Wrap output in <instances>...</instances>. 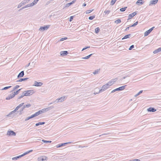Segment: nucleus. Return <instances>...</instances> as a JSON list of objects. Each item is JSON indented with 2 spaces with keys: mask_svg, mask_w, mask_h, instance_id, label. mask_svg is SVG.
I'll list each match as a JSON object with an SVG mask.
<instances>
[{
  "mask_svg": "<svg viewBox=\"0 0 161 161\" xmlns=\"http://www.w3.org/2000/svg\"><path fill=\"white\" fill-rule=\"evenodd\" d=\"M109 87L108 86V84H106L105 85H103L101 89L99 90V92L98 93L97 92H94V94H97L98 93L100 92H102L105 91L107 89H108Z\"/></svg>",
  "mask_w": 161,
  "mask_h": 161,
  "instance_id": "nucleus-1",
  "label": "nucleus"
},
{
  "mask_svg": "<svg viewBox=\"0 0 161 161\" xmlns=\"http://www.w3.org/2000/svg\"><path fill=\"white\" fill-rule=\"evenodd\" d=\"M24 92V95H25L26 96L31 95L34 93V90H27L25 91Z\"/></svg>",
  "mask_w": 161,
  "mask_h": 161,
  "instance_id": "nucleus-2",
  "label": "nucleus"
},
{
  "mask_svg": "<svg viewBox=\"0 0 161 161\" xmlns=\"http://www.w3.org/2000/svg\"><path fill=\"white\" fill-rule=\"evenodd\" d=\"M65 99V97L64 96L62 97L59 98L57 99L55 101L53 102V103H58L59 102H61L63 101H64ZM53 103H51L50 104H52Z\"/></svg>",
  "mask_w": 161,
  "mask_h": 161,
  "instance_id": "nucleus-3",
  "label": "nucleus"
},
{
  "mask_svg": "<svg viewBox=\"0 0 161 161\" xmlns=\"http://www.w3.org/2000/svg\"><path fill=\"white\" fill-rule=\"evenodd\" d=\"M7 135L10 136H15L16 135V133L13 130H8Z\"/></svg>",
  "mask_w": 161,
  "mask_h": 161,
  "instance_id": "nucleus-4",
  "label": "nucleus"
},
{
  "mask_svg": "<svg viewBox=\"0 0 161 161\" xmlns=\"http://www.w3.org/2000/svg\"><path fill=\"white\" fill-rule=\"evenodd\" d=\"M155 27H153L147 31H146L144 33V36H148L153 30V29Z\"/></svg>",
  "mask_w": 161,
  "mask_h": 161,
  "instance_id": "nucleus-5",
  "label": "nucleus"
},
{
  "mask_svg": "<svg viewBox=\"0 0 161 161\" xmlns=\"http://www.w3.org/2000/svg\"><path fill=\"white\" fill-rule=\"evenodd\" d=\"M50 26V25H47L43 26H41L39 30L40 31H42L47 30L49 28Z\"/></svg>",
  "mask_w": 161,
  "mask_h": 161,
  "instance_id": "nucleus-6",
  "label": "nucleus"
},
{
  "mask_svg": "<svg viewBox=\"0 0 161 161\" xmlns=\"http://www.w3.org/2000/svg\"><path fill=\"white\" fill-rule=\"evenodd\" d=\"M137 14V12H133L131 14L128 16V19L127 20H128L131 19L133 17H134L135 15Z\"/></svg>",
  "mask_w": 161,
  "mask_h": 161,
  "instance_id": "nucleus-7",
  "label": "nucleus"
},
{
  "mask_svg": "<svg viewBox=\"0 0 161 161\" xmlns=\"http://www.w3.org/2000/svg\"><path fill=\"white\" fill-rule=\"evenodd\" d=\"M43 83L40 82L35 81L33 84V86H40L42 85Z\"/></svg>",
  "mask_w": 161,
  "mask_h": 161,
  "instance_id": "nucleus-8",
  "label": "nucleus"
},
{
  "mask_svg": "<svg viewBox=\"0 0 161 161\" xmlns=\"http://www.w3.org/2000/svg\"><path fill=\"white\" fill-rule=\"evenodd\" d=\"M47 159V157L46 156H41L37 158L38 161H43L45 160H46Z\"/></svg>",
  "mask_w": 161,
  "mask_h": 161,
  "instance_id": "nucleus-9",
  "label": "nucleus"
},
{
  "mask_svg": "<svg viewBox=\"0 0 161 161\" xmlns=\"http://www.w3.org/2000/svg\"><path fill=\"white\" fill-rule=\"evenodd\" d=\"M24 104V103H23L19 104L15 108L13 111H12V112H13L14 113L16 112V111L18 110L19 108L22 107L23 105Z\"/></svg>",
  "mask_w": 161,
  "mask_h": 161,
  "instance_id": "nucleus-10",
  "label": "nucleus"
},
{
  "mask_svg": "<svg viewBox=\"0 0 161 161\" xmlns=\"http://www.w3.org/2000/svg\"><path fill=\"white\" fill-rule=\"evenodd\" d=\"M158 1V0H152L150 2L149 5L151 6L156 4Z\"/></svg>",
  "mask_w": 161,
  "mask_h": 161,
  "instance_id": "nucleus-11",
  "label": "nucleus"
},
{
  "mask_svg": "<svg viewBox=\"0 0 161 161\" xmlns=\"http://www.w3.org/2000/svg\"><path fill=\"white\" fill-rule=\"evenodd\" d=\"M14 96H15V95H14L13 93V92L12 93L10 94L9 95H8V97H7L6 98V99L7 100H9V99L12 98L14 97Z\"/></svg>",
  "mask_w": 161,
  "mask_h": 161,
  "instance_id": "nucleus-12",
  "label": "nucleus"
},
{
  "mask_svg": "<svg viewBox=\"0 0 161 161\" xmlns=\"http://www.w3.org/2000/svg\"><path fill=\"white\" fill-rule=\"evenodd\" d=\"M71 142H66L64 143H61V144H59L56 146V147L57 148L60 147L62 146H65V145L70 143Z\"/></svg>",
  "mask_w": 161,
  "mask_h": 161,
  "instance_id": "nucleus-13",
  "label": "nucleus"
},
{
  "mask_svg": "<svg viewBox=\"0 0 161 161\" xmlns=\"http://www.w3.org/2000/svg\"><path fill=\"white\" fill-rule=\"evenodd\" d=\"M68 52L67 51H61L60 53V55L62 56H65L68 54Z\"/></svg>",
  "mask_w": 161,
  "mask_h": 161,
  "instance_id": "nucleus-14",
  "label": "nucleus"
},
{
  "mask_svg": "<svg viewBox=\"0 0 161 161\" xmlns=\"http://www.w3.org/2000/svg\"><path fill=\"white\" fill-rule=\"evenodd\" d=\"M144 2L143 0H138L136 2V4L140 6Z\"/></svg>",
  "mask_w": 161,
  "mask_h": 161,
  "instance_id": "nucleus-15",
  "label": "nucleus"
},
{
  "mask_svg": "<svg viewBox=\"0 0 161 161\" xmlns=\"http://www.w3.org/2000/svg\"><path fill=\"white\" fill-rule=\"evenodd\" d=\"M22 107L21 108L19 111L17 112V113H19V114L20 115L22 114L23 113V110H24L25 108V106H23V105Z\"/></svg>",
  "mask_w": 161,
  "mask_h": 161,
  "instance_id": "nucleus-16",
  "label": "nucleus"
},
{
  "mask_svg": "<svg viewBox=\"0 0 161 161\" xmlns=\"http://www.w3.org/2000/svg\"><path fill=\"white\" fill-rule=\"evenodd\" d=\"M24 75V71H21L18 75L17 77L18 78L20 77H23Z\"/></svg>",
  "mask_w": 161,
  "mask_h": 161,
  "instance_id": "nucleus-17",
  "label": "nucleus"
},
{
  "mask_svg": "<svg viewBox=\"0 0 161 161\" xmlns=\"http://www.w3.org/2000/svg\"><path fill=\"white\" fill-rule=\"evenodd\" d=\"M148 111L154 112L156 111V109L154 108L150 107L147 109Z\"/></svg>",
  "mask_w": 161,
  "mask_h": 161,
  "instance_id": "nucleus-18",
  "label": "nucleus"
},
{
  "mask_svg": "<svg viewBox=\"0 0 161 161\" xmlns=\"http://www.w3.org/2000/svg\"><path fill=\"white\" fill-rule=\"evenodd\" d=\"M126 86V85H125L122 86H120L118 88H116V90H117V91L123 90L125 88V87Z\"/></svg>",
  "mask_w": 161,
  "mask_h": 161,
  "instance_id": "nucleus-19",
  "label": "nucleus"
},
{
  "mask_svg": "<svg viewBox=\"0 0 161 161\" xmlns=\"http://www.w3.org/2000/svg\"><path fill=\"white\" fill-rule=\"evenodd\" d=\"M160 52H161V50L160 47H159L153 51V53L154 54H156Z\"/></svg>",
  "mask_w": 161,
  "mask_h": 161,
  "instance_id": "nucleus-20",
  "label": "nucleus"
},
{
  "mask_svg": "<svg viewBox=\"0 0 161 161\" xmlns=\"http://www.w3.org/2000/svg\"><path fill=\"white\" fill-rule=\"evenodd\" d=\"M22 157V156L21 155L16 156V157H13L12 158V160H15L18 159L20 158L21 157Z\"/></svg>",
  "mask_w": 161,
  "mask_h": 161,
  "instance_id": "nucleus-21",
  "label": "nucleus"
},
{
  "mask_svg": "<svg viewBox=\"0 0 161 161\" xmlns=\"http://www.w3.org/2000/svg\"><path fill=\"white\" fill-rule=\"evenodd\" d=\"M28 79H29L28 78H21L20 79H19V80H17L16 81V82H21V81H23L26 80H27Z\"/></svg>",
  "mask_w": 161,
  "mask_h": 161,
  "instance_id": "nucleus-22",
  "label": "nucleus"
},
{
  "mask_svg": "<svg viewBox=\"0 0 161 161\" xmlns=\"http://www.w3.org/2000/svg\"><path fill=\"white\" fill-rule=\"evenodd\" d=\"M38 1V0H34L33 2L30 3L31 5V6H33L36 5Z\"/></svg>",
  "mask_w": 161,
  "mask_h": 161,
  "instance_id": "nucleus-23",
  "label": "nucleus"
},
{
  "mask_svg": "<svg viewBox=\"0 0 161 161\" xmlns=\"http://www.w3.org/2000/svg\"><path fill=\"white\" fill-rule=\"evenodd\" d=\"M46 109H43L42 110H40L37 111L38 115L44 112V111L46 110Z\"/></svg>",
  "mask_w": 161,
  "mask_h": 161,
  "instance_id": "nucleus-24",
  "label": "nucleus"
},
{
  "mask_svg": "<svg viewBox=\"0 0 161 161\" xmlns=\"http://www.w3.org/2000/svg\"><path fill=\"white\" fill-rule=\"evenodd\" d=\"M93 54H92H92H91L88 55V56H86V57H84L82 58L81 59H88L89 58H90Z\"/></svg>",
  "mask_w": 161,
  "mask_h": 161,
  "instance_id": "nucleus-25",
  "label": "nucleus"
},
{
  "mask_svg": "<svg viewBox=\"0 0 161 161\" xmlns=\"http://www.w3.org/2000/svg\"><path fill=\"white\" fill-rule=\"evenodd\" d=\"M130 34H128L125 36L122 39V40H123L124 39H127L128 38H129L130 36Z\"/></svg>",
  "mask_w": 161,
  "mask_h": 161,
  "instance_id": "nucleus-26",
  "label": "nucleus"
},
{
  "mask_svg": "<svg viewBox=\"0 0 161 161\" xmlns=\"http://www.w3.org/2000/svg\"><path fill=\"white\" fill-rule=\"evenodd\" d=\"M45 122H39L38 123H36L35 125L36 126H38L40 125H43L45 124Z\"/></svg>",
  "mask_w": 161,
  "mask_h": 161,
  "instance_id": "nucleus-27",
  "label": "nucleus"
},
{
  "mask_svg": "<svg viewBox=\"0 0 161 161\" xmlns=\"http://www.w3.org/2000/svg\"><path fill=\"white\" fill-rule=\"evenodd\" d=\"M21 89H20L17 90L16 91L13 92L14 95L15 96V95H17L18 94Z\"/></svg>",
  "mask_w": 161,
  "mask_h": 161,
  "instance_id": "nucleus-28",
  "label": "nucleus"
},
{
  "mask_svg": "<svg viewBox=\"0 0 161 161\" xmlns=\"http://www.w3.org/2000/svg\"><path fill=\"white\" fill-rule=\"evenodd\" d=\"M110 12V10H105L104 12H103V15H106V14H108Z\"/></svg>",
  "mask_w": 161,
  "mask_h": 161,
  "instance_id": "nucleus-29",
  "label": "nucleus"
},
{
  "mask_svg": "<svg viewBox=\"0 0 161 161\" xmlns=\"http://www.w3.org/2000/svg\"><path fill=\"white\" fill-rule=\"evenodd\" d=\"M30 0H24L21 3L24 5L26 3H28Z\"/></svg>",
  "mask_w": 161,
  "mask_h": 161,
  "instance_id": "nucleus-30",
  "label": "nucleus"
},
{
  "mask_svg": "<svg viewBox=\"0 0 161 161\" xmlns=\"http://www.w3.org/2000/svg\"><path fill=\"white\" fill-rule=\"evenodd\" d=\"M127 8V7H125L124 8H121L120 9V11L121 12L125 11Z\"/></svg>",
  "mask_w": 161,
  "mask_h": 161,
  "instance_id": "nucleus-31",
  "label": "nucleus"
},
{
  "mask_svg": "<svg viewBox=\"0 0 161 161\" xmlns=\"http://www.w3.org/2000/svg\"><path fill=\"white\" fill-rule=\"evenodd\" d=\"M87 126H86L84 125H82L81 126L78 127V129H83V128H87Z\"/></svg>",
  "mask_w": 161,
  "mask_h": 161,
  "instance_id": "nucleus-32",
  "label": "nucleus"
},
{
  "mask_svg": "<svg viewBox=\"0 0 161 161\" xmlns=\"http://www.w3.org/2000/svg\"><path fill=\"white\" fill-rule=\"evenodd\" d=\"M19 85H16V86H14V88L13 89V90L12 91H11V92H12L14 91L15 90L17 89H18V88H19Z\"/></svg>",
  "mask_w": 161,
  "mask_h": 161,
  "instance_id": "nucleus-33",
  "label": "nucleus"
},
{
  "mask_svg": "<svg viewBox=\"0 0 161 161\" xmlns=\"http://www.w3.org/2000/svg\"><path fill=\"white\" fill-rule=\"evenodd\" d=\"M95 32L97 34L100 31V29L99 27H97L95 29Z\"/></svg>",
  "mask_w": 161,
  "mask_h": 161,
  "instance_id": "nucleus-34",
  "label": "nucleus"
},
{
  "mask_svg": "<svg viewBox=\"0 0 161 161\" xmlns=\"http://www.w3.org/2000/svg\"><path fill=\"white\" fill-rule=\"evenodd\" d=\"M117 0H112L110 2V5H114Z\"/></svg>",
  "mask_w": 161,
  "mask_h": 161,
  "instance_id": "nucleus-35",
  "label": "nucleus"
},
{
  "mask_svg": "<svg viewBox=\"0 0 161 161\" xmlns=\"http://www.w3.org/2000/svg\"><path fill=\"white\" fill-rule=\"evenodd\" d=\"M143 92L142 90L140 91L139 92H138L137 94L134 96L135 97H136L138 95H140L141 93H142Z\"/></svg>",
  "mask_w": 161,
  "mask_h": 161,
  "instance_id": "nucleus-36",
  "label": "nucleus"
},
{
  "mask_svg": "<svg viewBox=\"0 0 161 161\" xmlns=\"http://www.w3.org/2000/svg\"><path fill=\"white\" fill-rule=\"evenodd\" d=\"M100 70V69H99L95 70V71L93 72V74L94 75H96L98 74Z\"/></svg>",
  "mask_w": 161,
  "mask_h": 161,
  "instance_id": "nucleus-37",
  "label": "nucleus"
},
{
  "mask_svg": "<svg viewBox=\"0 0 161 161\" xmlns=\"http://www.w3.org/2000/svg\"><path fill=\"white\" fill-rule=\"evenodd\" d=\"M72 4H73V3H72V2H71L70 3H67L66 4V5H65V7H68L70 5H72Z\"/></svg>",
  "mask_w": 161,
  "mask_h": 161,
  "instance_id": "nucleus-38",
  "label": "nucleus"
},
{
  "mask_svg": "<svg viewBox=\"0 0 161 161\" xmlns=\"http://www.w3.org/2000/svg\"><path fill=\"white\" fill-rule=\"evenodd\" d=\"M23 106L25 107V108H29V107H30L31 106V105L29 103V104H27Z\"/></svg>",
  "mask_w": 161,
  "mask_h": 161,
  "instance_id": "nucleus-39",
  "label": "nucleus"
},
{
  "mask_svg": "<svg viewBox=\"0 0 161 161\" xmlns=\"http://www.w3.org/2000/svg\"><path fill=\"white\" fill-rule=\"evenodd\" d=\"M121 22V20L120 19H118L115 21L114 22L117 24Z\"/></svg>",
  "mask_w": 161,
  "mask_h": 161,
  "instance_id": "nucleus-40",
  "label": "nucleus"
},
{
  "mask_svg": "<svg viewBox=\"0 0 161 161\" xmlns=\"http://www.w3.org/2000/svg\"><path fill=\"white\" fill-rule=\"evenodd\" d=\"M11 86H8L5 87H4L2 89V90H6V89H8V88H11Z\"/></svg>",
  "mask_w": 161,
  "mask_h": 161,
  "instance_id": "nucleus-41",
  "label": "nucleus"
},
{
  "mask_svg": "<svg viewBox=\"0 0 161 161\" xmlns=\"http://www.w3.org/2000/svg\"><path fill=\"white\" fill-rule=\"evenodd\" d=\"M95 16H90L88 18V19L89 20H92L93 19H94V18H95Z\"/></svg>",
  "mask_w": 161,
  "mask_h": 161,
  "instance_id": "nucleus-42",
  "label": "nucleus"
},
{
  "mask_svg": "<svg viewBox=\"0 0 161 161\" xmlns=\"http://www.w3.org/2000/svg\"><path fill=\"white\" fill-rule=\"evenodd\" d=\"M112 82H113L112 81H109L106 84H108V86L109 87L110 86L112 85V84H113Z\"/></svg>",
  "mask_w": 161,
  "mask_h": 161,
  "instance_id": "nucleus-43",
  "label": "nucleus"
},
{
  "mask_svg": "<svg viewBox=\"0 0 161 161\" xmlns=\"http://www.w3.org/2000/svg\"><path fill=\"white\" fill-rule=\"evenodd\" d=\"M42 141L44 143H51L52 141L42 140Z\"/></svg>",
  "mask_w": 161,
  "mask_h": 161,
  "instance_id": "nucleus-44",
  "label": "nucleus"
},
{
  "mask_svg": "<svg viewBox=\"0 0 161 161\" xmlns=\"http://www.w3.org/2000/svg\"><path fill=\"white\" fill-rule=\"evenodd\" d=\"M14 113H13V112L11 111V112H10V113H9V114H8L7 115V117H10L11 116V115L14 114Z\"/></svg>",
  "mask_w": 161,
  "mask_h": 161,
  "instance_id": "nucleus-45",
  "label": "nucleus"
},
{
  "mask_svg": "<svg viewBox=\"0 0 161 161\" xmlns=\"http://www.w3.org/2000/svg\"><path fill=\"white\" fill-rule=\"evenodd\" d=\"M110 134V133H105L101 135H99V136L100 137V136H103V135H109Z\"/></svg>",
  "mask_w": 161,
  "mask_h": 161,
  "instance_id": "nucleus-46",
  "label": "nucleus"
},
{
  "mask_svg": "<svg viewBox=\"0 0 161 161\" xmlns=\"http://www.w3.org/2000/svg\"><path fill=\"white\" fill-rule=\"evenodd\" d=\"M67 39V37H65L64 38H61V39L60 40V41H63L64 40H66Z\"/></svg>",
  "mask_w": 161,
  "mask_h": 161,
  "instance_id": "nucleus-47",
  "label": "nucleus"
},
{
  "mask_svg": "<svg viewBox=\"0 0 161 161\" xmlns=\"http://www.w3.org/2000/svg\"><path fill=\"white\" fill-rule=\"evenodd\" d=\"M93 10V9H92V10H87L86 11V14H89Z\"/></svg>",
  "mask_w": 161,
  "mask_h": 161,
  "instance_id": "nucleus-48",
  "label": "nucleus"
},
{
  "mask_svg": "<svg viewBox=\"0 0 161 161\" xmlns=\"http://www.w3.org/2000/svg\"><path fill=\"white\" fill-rule=\"evenodd\" d=\"M117 80H118V78H115L114 79H112V81L113 82V84H114V82H115Z\"/></svg>",
  "mask_w": 161,
  "mask_h": 161,
  "instance_id": "nucleus-49",
  "label": "nucleus"
},
{
  "mask_svg": "<svg viewBox=\"0 0 161 161\" xmlns=\"http://www.w3.org/2000/svg\"><path fill=\"white\" fill-rule=\"evenodd\" d=\"M31 4H28L25 6H24V7L25 8H28V7H32L31 6Z\"/></svg>",
  "mask_w": 161,
  "mask_h": 161,
  "instance_id": "nucleus-50",
  "label": "nucleus"
},
{
  "mask_svg": "<svg viewBox=\"0 0 161 161\" xmlns=\"http://www.w3.org/2000/svg\"><path fill=\"white\" fill-rule=\"evenodd\" d=\"M31 119V116L28 117L25 119V121H26Z\"/></svg>",
  "mask_w": 161,
  "mask_h": 161,
  "instance_id": "nucleus-51",
  "label": "nucleus"
},
{
  "mask_svg": "<svg viewBox=\"0 0 161 161\" xmlns=\"http://www.w3.org/2000/svg\"><path fill=\"white\" fill-rule=\"evenodd\" d=\"M23 5L22 4V3H19L18 6V7L17 8H20L22 6H23Z\"/></svg>",
  "mask_w": 161,
  "mask_h": 161,
  "instance_id": "nucleus-52",
  "label": "nucleus"
},
{
  "mask_svg": "<svg viewBox=\"0 0 161 161\" xmlns=\"http://www.w3.org/2000/svg\"><path fill=\"white\" fill-rule=\"evenodd\" d=\"M134 47V45H131L129 48V50H131L132 49V48H133Z\"/></svg>",
  "mask_w": 161,
  "mask_h": 161,
  "instance_id": "nucleus-53",
  "label": "nucleus"
},
{
  "mask_svg": "<svg viewBox=\"0 0 161 161\" xmlns=\"http://www.w3.org/2000/svg\"><path fill=\"white\" fill-rule=\"evenodd\" d=\"M29 153L28 152V151H27L25 153H23V154H22L21 155L22 157L25 155H26L28 153Z\"/></svg>",
  "mask_w": 161,
  "mask_h": 161,
  "instance_id": "nucleus-54",
  "label": "nucleus"
},
{
  "mask_svg": "<svg viewBox=\"0 0 161 161\" xmlns=\"http://www.w3.org/2000/svg\"><path fill=\"white\" fill-rule=\"evenodd\" d=\"M73 18H74V16H70L69 19V21L70 22H71L72 20L73 19Z\"/></svg>",
  "mask_w": 161,
  "mask_h": 161,
  "instance_id": "nucleus-55",
  "label": "nucleus"
},
{
  "mask_svg": "<svg viewBox=\"0 0 161 161\" xmlns=\"http://www.w3.org/2000/svg\"><path fill=\"white\" fill-rule=\"evenodd\" d=\"M90 48V47L89 46H87L85 47H84V48H83L82 50V51H83L84 50H85V49H87L88 48Z\"/></svg>",
  "mask_w": 161,
  "mask_h": 161,
  "instance_id": "nucleus-56",
  "label": "nucleus"
},
{
  "mask_svg": "<svg viewBox=\"0 0 161 161\" xmlns=\"http://www.w3.org/2000/svg\"><path fill=\"white\" fill-rule=\"evenodd\" d=\"M52 1V0H50L48 2H47L46 3V5H48Z\"/></svg>",
  "mask_w": 161,
  "mask_h": 161,
  "instance_id": "nucleus-57",
  "label": "nucleus"
},
{
  "mask_svg": "<svg viewBox=\"0 0 161 161\" xmlns=\"http://www.w3.org/2000/svg\"><path fill=\"white\" fill-rule=\"evenodd\" d=\"M140 160L139 159H134L132 160H130V161H140Z\"/></svg>",
  "mask_w": 161,
  "mask_h": 161,
  "instance_id": "nucleus-58",
  "label": "nucleus"
},
{
  "mask_svg": "<svg viewBox=\"0 0 161 161\" xmlns=\"http://www.w3.org/2000/svg\"><path fill=\"white\" fill-rule=\"evenodd\" d=\"M34 115H35V117H36V116H38V112H36L34 114Z\"/></svg>",
  "mask_w": 161,
  "mask_h": 161,
  "instance_id": "nucleus-59",
  "label": "nucleus"
},
{
  "mask_svg": "<svg viewBox=\"0 0 161 161\" xmlns=\"http://www.w3.org/2000/svg\"><path fill=\"white\" fill-rule=\"evenodd\" d=\"M22 97H21V96L20 95V94L18 96V100L19 99H20L21 98H22Z\"/></svg>",
  "mask_w": 161,
  "mask_h": 161,
  "instance_id": "nucleus-60",
  "label": "nucleus"
},
{
  "mask_svg": "<svg viewBox=\"0 0 161 161\" xmlns=\"http://www.w3.org/2000/svg\"><path fill=\"white\" fill-rule=\"evenodd\" d=\"M130 26H129V27H127V28L125 29V31H127V30H129V28H130Z\"/></svg>",
  "mask_w": 161,
  "mask_h": 161,
  "instance_id": "nucleus-61",
  "label": "nucleus"
},
{
  "mask_svg": "<svg viewBox=\"0 0 161 161\" xmlns=\"http://www.w3.org/2000/svg\"><path fill=\"white\" fill-rule=\"evenodd\" d=\"M30 64H31V63H30L29 64H28L26 65L25 66V68H26L27 67H28L29 66H30Z\"/></svg>",
  "mask_w": 161,
  "mask_h": 161,
  "instance_id": "nucleus-62",
  "label": "nucleus"
},
{
  "mask_svg": "<svg viewBox=\"0 0 161 161\" xmlns=\"http://www.w3.org/2000/svg\"><path fill=\"white\" fill-rule=\"evenodd\" d=\"M21 96V97L22 98L24 96H25V95H24V92H23V93H22V94L21 95H20Z\"/></svg>",
  "mask_w": 161,
  "mask_h": 161,
  "instance_id": "nucleus-63",
  "label": "nucleus"
},
{
  "mask_svg": "<svg viewBox=\"0 0 161 161\" xmlns=\"http://www.w3.org/2000/svg\"><path fill=\"white\" fill-rule=\"evenodd\" d=\"M138 23V21H136V22L135 23L133 24H134V26H136V25H137Z\"/></svg>",
  "mask_w": 161,
  "mask_h": 161,
  "instance_id": "nucleus-64",
  "label": "nucleus"
}]
</instances>
